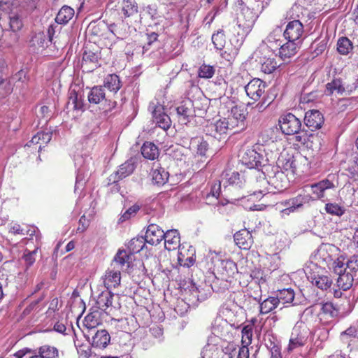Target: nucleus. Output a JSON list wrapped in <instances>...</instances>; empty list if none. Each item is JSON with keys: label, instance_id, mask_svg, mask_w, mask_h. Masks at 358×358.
<instances>
[{"label": "nucleus", "instance_id": "9", "mask_svg": "<svg viewBox=\"0 0 358 358\" xmlns=\"http://www.w3.org/2000/svg\"><path fill=\"white\" fill-rule=\"evenodd\" d=\"M294 135H295L294 140L298 143L306 145L308 148L313 150L320 149L321 142L318 135L313 134H308L307 131L301 130V129Z\"/></svg>", "mask_w": 358, "mask_h": 358}, {"label": "nucleus", "instance_id": "39", "mask_svg": "<svg viewBox=\"0 0 358 358\" xmlns=\"http://www.w3.org/2000/svg\"><path fill=\"white\" fill-rule=\"evenodd\" d=\"M135 169L134 163L132 160H127L119 166L115 173V178L117 180H122L131 175Z\"/></svg>", "mask_w": 358, "mask_h": 358}, {"label": "nucleus", "instance_id": "35", "mask_svg": "<svg viewBox=\"0 0 358 358\" xmlns=\"http://www.w3.org/2000/svg\"><path fill=\"white\" fill-rule=\"evenodd\" d=\"M257 57L259 59H256L255 61L259 64V68L262 72L266 74H270L276 69L278 64L274 58H269L266 57Z\"/></svg>", "mask_w": 358, "mask_h": 358}, {"label": "nucleus", "instance_id": "55", "mask_svg": "<svg viewBox=\"0 0 358 358\" xmlns=\"http://www.w3.org/2000/svg\"><path fill=\"white\" fill-rule=\"evenodd\" d=\"M215 67L213 66L202 64L198 71V75L202 78H210L215 74Z\"/></svg>", "mask_w": 358, "mask_h": 358}, {"label": "nucleus", "instance_id": "23", "mask_svg": "<svg viewBox=\"0 0 358 358\" xmlns=\"http://www.w3.org/2000/svg\"><path fill=\"white\" fill-rule=\"evenodd\" d=\"M52 31H53V28L50 26L48 30V38L43 32L36 34L30 41V45L35 47L37 50L48 46V43L52 40Z\"/></svg>", "mask_w": 358, "mask_h": 358}, {"label": "nucleus", "instance_id": "54", "mask_svg": "<svg viewBox=\"0 0 358 358\" xmlns=\"http://www.w3.org/2000/svg\"><path fill=\"white\" fill-rule=\"evenodd\" d=\"M274 131L272 129L265 130L262 131L258 136L257 144L264 145L266 144L269 143L270 142H273V136Z\"/></svg>", "mask_w": 358, "mask_h": 358}, {"label": "nucleus", "instance_id": "63", "mask_svg": "<svg viewBox=\"0 0 358 358\" xmlns=\"http://www.w3.org/2000/svg\"><path fill=\"white\" fill-rule=\"evenodd\" d=\"M106 29V25L103 22L98 24H91L90 26L89 31L91 34L96 36H101L103 35V31Z\"/></svg>", "mask_w": 358, "mask_h": 358}, {"label": "nucleus", "instance_id": "12", "mask_svg": "<svg viewBox=\"0 0 358 358\" xmlns=\"http://www.w3.org/2000/svg\"><path fill=\"white\" fill-rule=\"evenodd\" d=\"M196 108L194 103L189 100H183L176 107V113L178 121L182 124H187L194 116L193 108Z\"/></svg>", "mask_w": 358, "mask_h": 358}, {"label": "nucleus", "instance_id": "57", "mask_svg": "<svg viewBox=\"0 0 358 358\" xmlns=\"http://www.w3.org/2000/svg\"><path fill=\"white\" fill-rule=\"evenodd\" d=\"M328 40L327 37L320 40V38H317L314 41V42L311 45L312 49L314 50V52L316 55H319L322 54L325 49L327 48Z\"/></svg>", "mask_w": 358, "mask_h": 358}, {"label": "nucleus", "instance_id": "46", "mask_svg": "<svg viewBox=\"0 0 358 358\" xmlns=\"http://www.w3.org/2000/svg\"><path fill=\"white\" fill-rule=\"evenodd\" d=\"M103 86L109 90H120L122 85L118 76L110 74L104 78Z\"/></svg>", "mask_w": 358, "mask_h": 358}, {"label": "nucleus", "instance_id": "16", "mask_svg": "<svg viewBox=\"0 0 358 358\" xmlns=\"http://www.w3.org/2000/svg\"><path fill=\"white\" fill-rule=\"evenodd\" d=\"M324 122V116L318 110H309L305 114L304 123L312 131L321 128Z\"/></svg>", "mask_w": 358, "mask_h": 358}, {"label": "nucleus", "instance_id": "32", "mask_svg": "<svg viewBox=\"0 0 358 358\" xmlns=\"http://www.w3.org/2000/svg\"><path fill=\"white\" fill-rule=\"evenodd\" d=\"M153 182L158 185H164L169 180V173L164 168L154 165L151 172Z\"/></svg>", "mask_w": 358, "mask_h": 358}, {"label": "nucleus", "instance_id": "21", "mask_svg": "<svg viewBox=\"0 0 358 358\" xmlns=\"http://www.w3.org/2000/svg\"><path fill=\"white\" fill-rule=\"evenodd\" d=\"M308 278L311 283L321 290H327L332 285V280L328 275L309 272Z\"/></svg>", "mask_w": 358, "mask_h": 358}, {"label": "nucleus", "instance_id": "26", "mask_svg": "<svg viewBox=\"0 0 358 358\" xmlns=\"http://www.w3.org/2000/svg\"><path fill=\"white\" fill-rule=\"evenodd\" d=\"M164 235L163 240H164V247L167 250H175L180 247V237L177 230H168Z\"/></svg>", "mask_w": 358, "mask_h": 358}, {"label": "nucleus", "instance_id": "61", "mask_svg": "<svg viewBox=\"0 0 358 358\" xmlns=\"http://www.w3.org/2000/svg\"><path fill=\"white\" fill-rule=\"evenodd\" d=\"M43 297H40L36 300L31 301L23 310L22 315L23 316H27L32 312L36 310L38 308L39 303L43 300Z\"/></svg>", "mask_w": 358, "mask_h": 358}, {"label": "nucleus", "instance_id": "28", "mask_svg": "<svg viewBox=\"0 0 358 358\" xmlns=\"http://www.w3.org/2000/svg\"><path fill=\"white\" fill-rule=\"evenodd\" d=\"M339 313L338 308L331 302L322 303L321 307V320L327 319L325 323H330L335 320Z\"/></svg>", "mask_w": 358, "mask_h": 358}, {"label": "nucleus", "instance_id": "45", "mask_svg": "<svg viewBox=\"0 0 358 358\" xmlns=\"http://www.w3.org/2000/svg\"><path fill=\"white\" fill-rule=\"evenodd\" d=\"M353 49L352 41L347 37H341L337 42V50L343 55H347Z\"/></svg>", "mask_w": 358, "mask_h": 358}, {"label": "nucleus", "instance_id": "30", "mask_svg": "<svg viewBox=\"0 0 358 358\" xmlns=\"http://www.w3.org/2000/svg\"><path fill=\"white\" fill-rule=\"evenodd\" d=\"M253 194L257 195L258 194L265 195L268 193L273 192L268 178H266L264 176H260L253 185Z\"/></svg>", "mask_w": 358, "mask_h": 358}, {"label": "nucleus", "instance_id": "33", "mask_svg": "<svg viewBox=\"0 0 358 358\" xmlns=\"http://www.w3.org/2000/svg\"><path fill=\"white\" fill-rule=\"evenodd\" d=\"M336 280L337 286L343 291L349 290L353 285L355 276L349 271H344L338 274Z\"/></svg>", "mask_w": 358, "mask_h": 358}, {"label": "nucleus", "instance_id": "51", "mask_svg": "<svg viewBox=\"0 0 358 358\" xmlns=\"http://www.w3.org/2000/svg\"><path fill=\"white\" fill-rule=\"evenodd\" d=\"M242 338L241 344L242 345L249 346L252 343L253 329L252 325H245L243 327L241 331Z\"/></svg>", "mask_w": 358, "mask_h": 358}, {"label": "nucleus", "instance_id": "34", "mask_svg": "<svg viewBox=\"0 0 358 358\" xmlns=\"http://www.w3.org/2000/svg\"><path fill=\"white\" fill-rule=\"evenodd\" d=\"M154 122L156 124L163 129L164 130H167L171 127V119L168 115L164 113H161L160 108L158 109V107H156L152 113Z\"/></svg>", "mask_w": 358, "mask_h": 358}, {"label": "nucleus", "instance_id": "42", "mask_svg": "<svg viewBox=\"0 0 358 358\" xmlns=\"http://www.w3.org/2000/svg\"><path fill=\"white\" fill-rule=\"evenodd\" d=\"M8 231L14 235H29L30 236H35L36 232V228L34 227H31L29 229H27L22 227L20 224L17 223H10L8 225Z\"/></svg>", "mask_w": 358, "mask_h": 358}, {"label": "nucleus", "instance_id": "25", "mask_svg": "<svg viewBox=\"0 0 358 358\" xmlns=\"http://www.w3.org/2000/svg\"><path fill=\"white\" fill-rule=\"evenodd\" d=\"M59 350L50 345H43L39 347L37 352H35L32 355L28 358H59Z\"/></svg>", "mask_w": 358, "mask_h": 358}, {"label": "nucleus", "instance_id": "18", "mask_svg": "<svg viewBox=\"0 0 358 358\" xmlns=\"http://www.w3.org/2000/svg\"><path fill=\"white\" fill-rule=\"evenodd\" d=\"M312 197L310 194H299L285 201L284 205L287 208L282 210V213L289 214L294 212L296 208H301L303 204L311 201Z\"/></svg>", "mask_w": 358, "mask_h": 358}, {"label": "nucleus", "instance_id": "14", "mask_svg": "<svg viewBox=\"0 0 358 358\" xmlns=\"http://www.w3.org/2000/svg\"><path fill=\"white\" fill-rule=\"evenodd\" d=\"M303 34V26L299 20L290 21L286 27L283 33L285 38L287 40L300 41Z\"/></svg>", "mask_w": 358, "mask_h": 358}, {"label": "nucleus", "instance_id": "36", "mask_svg": "<svg viewBox=\"0 0 358 358\" xmlns=\"http://www.w3.org/2000/svg\"><path fill=\"white\" fill-rule=\"evenodd\" d=\"M141 150L143 157L150 160L157 159L159 155L157 146L152 142H145L143 144Z\"/></svg>", "mask_w": 358, "mask_h": 358}, {"label": "nucleus", "instance_id": "19", "mask_svg": "<svg viewBox=\"0 0 358 358\" xmlns=\"http://www.w3.org/2000/svg\"><path fill=\"white\" fill-rule=\"evenodd\" d=\"M236 245L241 250H249L252 247L254 240L252 234L247 229H243L234 235Z\"/></svg>", "mask_w": 358, "mask_h": 358}, {"label": "nucleus", "instance_id": "20", "mask_svg": "<svg viewBox=\"0 0 358 358\" xmlns=\"http://www.w3.org/2000/svg\"><path fill=\"white\" fill-rule=\"evenodd\" d=\"M178 264L183 267L189 268L196 262L195 250L192 247L185 249L184 247L179 249L178 254Z\"/></svg>", "mask_w": 358, "mask_h": 358}, {"label": "nucleus", "instance_id": "59", "mask_svg": "<svg viewBox=\"0 0 358 358\" xmlns=\"http://www.w3.org/2000/svg\"><path fill=\"white\" fill-rule=\"evenodd\" d=\"M347 271L350 272L355 277L358 276V255H353L346 263Z\"/></svg>", "mask_w": 358, "mask_h": 358}, {"label": "nucleus", "instance_id": "56", "mask_svg": "<svg viewBox=\"0 0 358 358\" xmlns=\"http://www.w3.org/2000/svg\"><path fill=\"white\" fill-rule=\"evenodd\" d=\"M344 260L345 258L343 256H338L331 262L333 263L332 270L335 274L338 275L343 273L344 271H347L346 267H344L345 264Z\"/></svg>", "mask_w": 358, "mask_h": 358}, {"label": "nucleus", "instance_id": "4", "mask_svg": "<svg viewBox=\"0 0 358 358\" xmlns=\"http://www.w3.org/2000/svg\"><path fill=\"white\" fill-rule=\"evenodd\" d=\"M338 247L331 243H322L314 255L317 263L328 266L339 255Z\"/></svg>", "mask_w": 358, "mask_h": 358}, {"label": "nucleus", "instance_id": "6", "mask_svg": "<svg viewBox=\"0 0 358 358\" xmlns=\"http://www.w3.org/2000/svg\"><path fill=\"white\" fill-rule=\"evenodd\" d=\"M242 163L249 169H259L268 165V159L254 149H248L241 157Z\"/></svg>", "mask_w": 358, "mask_h": 358}, {"label": "nucleus", "instance_id": "49", "mask_svg": "<svg viewBox=\"0 0 358 358\" xmlns=\"http://www.w3.org/2000/svg\"><path fill=\"white\" fill-rule=\"evenodd\" d=\"M131 255V253L128 254L125 250L120 249L115 255L113 262L122 267L126 264H129Z\"/></svg>", "mask_w": 358, "mask_h": 358}, {"label": "nucleus", "instance_id": "27", "mask_svg": "<svg viewBox=\"0 0 358 358\" xmlns=\"http://www.w3.org/2000/svg\"><path fill=\"white\" fill-rule=\"evenodd\" d=\"M113 296L114 294L109 289L101 292L96 301L98 310L106 312L113 306Z\"/></svg>", "mask_w": 358, "mask_h": 358}, {"label": "nucleus", "instance_id": "3", "mask_svg": "<svg viewBox=\"0 0 358 358\" xmlns=\"http://www.w3.org/2000/svg\"><path fill=\"white\" fill-rule=\"evenodd\" d=\"M266 171L273 193L282 192L287 189L289 183L287 173L278 170V168H275V166L270 167L269 164Z\"/></svg>", "mask_w": 358, "mask_h": 358}, {"label": "nucleus", "instance_id": "38", "mask_svg": "<svg viewBox=\"0 0 358 358\" xmlns=\"http://www.w3.org/2000/svg\"><path fill=\"white\" fill-rule=\"evenodd\" d=\"M36 245L34 250L29 251L26 250L22 257L24 260L27 268L31 266L36 262V255L38 249L41 247V236L36 235Z\"/></svg>", "mask_w": 358, "mask_h": 358}, {"label": "nucleus", "instance_id": "44", "mask_svg": "<svg viewBox=\"0 0 358 358\" xmlns=\"http://www.w3.org/2000/svg\"><path fill=\"white\" fill-rule=\"evenodd\" d=\"M145 243L147 242L144 236H137L129 241L127 248L131 254L138 253L145 246Z\"/></svg>", "mask_w": 358, "mask_h": 358}, {"label": "nucleus", "instance_id": "58", "mask_svg": "<svg viewBox=\"0 0 358 358\" xmlns=\"http://www.w3.org/2000/svg\"><path fill=\"white\" fill-rule=\"evenodd\" d=\"M192 143L196 144V152L198 155L202 157L206 156L207 152L208 150V143L207 141L201 138H196L192 142Z\"/></svg>", "mask_w": 358, "mask_h": 358}, {"label": "nucleus", "instance_id": "17", "mask_svg": "<svg viewBox=\"0 0 358 358\" xmlns=\"http://www.w3.org/2000/svg\"><path fill=\"white\" fill-rule=\"evenodd\" d=\"M164 230L157 224H150L147 227L144 237L148 243L152 245H157L164 238Z\"/></svg>", "mask_w": 358, "mask_h": 358}, {"label": "nucleus", "instance_id": "52", "mask_svg": "<svg viewBox=\"0 0 358 358\" xmlns=\"http://www.w3.org/2000/svg\"><path fill=\"white\" fill-rule=\"evenodd\" d=\"M276 298L282 303H292L294 299V292L292 289H283L279 291Z\"/></svg>", "mask_w": 358, "mask_h": 358}, {"label": "nucleus", "instance_id": "60", "mask_svg": "<svg viewBox=\"0 0 358 358\" xmlns=\"http://www.w3.org/2000/svg\"><path fill=\"white\" fill-rule=\"evenodd\" d=\"M10 28L13 32L18 31L22 27V20L17 15H13L9 17Z\"/></svg>", "mask_w": 358, "mask_h": 358}, {"label": "nucleus", "instance_id": "53", "mask_svg": "<svg viewBox=\"0 0 358 358\" xmlns=\"http://www.w3.org/2000/svg\"><path fill=\"white\" fill-rule=\"evenodd\" d=\"M250 276L253 280H255L259 285L266 284L267 282V275L259 268H255L252 270Z\"/></svg>", "mask_w": 358, "mask_h": 358}, {"label": "nucleus", "instance_id": "47", "mask_svg": "<svg viewBox=\"0 0 358 358\" xmlns=\"http://www.w3.org/2000/svg\"><path fill=\"white\" fill-rule=\"evenodd\" d=\"M212 42L217 50H223L226 44V37L222 29H220L213 34Z\"/></svg>", "mask_w": 358, "mask_h": 358}, {"label": "nucleus", "instance_id": "62", "mask_svg": "<svg viewBox=\"0 0 358 358\" xmlns=\"http://www.w3.org/2000/svg\"><path fill=\"white\" fill-rule=\"evenodd\" d=\"M269 349L271 357L270 358H282L281 353V347L279 344L271 341L270 345H267Z\"/></svg>", "mask_w": 358, "mask_h": 358}, {"label": "nucleus", "instance_id": "31", "mask_svg": "<svg viewBox=\"0 0 358 358\" xmlns=\"http://www.w3.org/2000/svg\"><path fill=\"white\" fill-rule=\"evenodd\" d=\"M101 312L96 309L90 312L84 318L83 324L87 329H94L101 324Z\"/></svg>", "mask_w": 358, "mask_h": 358}, {"label": "nucleus", "instance_id": "15", "mask_svg": "<svg viewBox=\"0 0 358 358\" xmlns=\"http://www.w3.org/2000/svg\"><path fill=\"white\" fill-rule=\"evenodd\" d=\"M275 168H278V170L283 171L287 175L294 176L296 171V160L294 156L287 155H281L277 162V166Z\"/></svg>", "mask_w": 358, "mask_h": 358}, {"label": "nucleus", "instance_id": "64", "mask_svg": "<svg viewBox=\"0 0 358 358\" xmlns=\"http://www.w3.org/2000/svg\"><path fill=\"white\" fill-rule=\"evenodd\" d=\"M105 98L103 91H90L88 94V100L92 103L97 104Z\"/></svg>", "mask_w": 358, "mask_h": 358}, {"label": "nucleus", "instance_id": "48", "mask_svg": "<svg viewBox=\"0 0 358 358\" xmlns=\"http://www.w3.org/2000/svg\"><path fill=\"white\" fill-rule=\"evenodd\" d=\"M121 4L125 17H129L138 11V6L134 0H122Z\"/></svg>", "mask_w": 358, "mask_h": 358}, {"label": "nucleus", "instance_id": "41", "mask_svg": "<svg viewBox=\"0 0 358 358\" xmlns=\"http://www.w3.org/2000/svg\"><path fill=\"white\" fill-rule=\"evenodd\" d=\"M280 299L269 296L260 303V313L266 315L275 309L279 305Z\"/></svg>", "mask_w": 358, "mask_h": 358}, {"label": "nucleus", "instance_id": "10", "mask_svg": "<svg viewBox=\"0 0 358 358\" xmlns=\"http://www.w3.org/2000/svg\"><path fill=\"white\" fill-rule=\"evenodd\" d=\"M329 178L330 176H329L327 178L310 185L312 193L311 201L323 199L325 196L326 190L335 189L336 187L334 182L330 180Z\"/></svg>", "mask_w": 358, "mask_h": 358}, {"label": "nucleus", "instance_id": "5", "mask_svg": "<svg viewBox=\"0 0 358 358\" xmlns=\"http://www.w3.org/2000/svg\"><path fill=\"white\" fill-rule=\"evenodd\" d=\"M101 52L97 47H85L83 55L81 66L83 71L92 72L100 66Z\"/></svg>", "mask_w": 358, "mask_h": 358}, {"label": "nucleus", "instance_id": "24", "mask_svg": "<svg viewBox=\"0 0 358 358\" xmlns=\"http://www.w3.org/2000/svg\"><path fill=\"white\" fill-rule=\"evenodd\" d=\"M222 182L224 185H234L236 187H241L245 182L243 178H241L240 173L237 171H232L231 169L225 170L222 173Z\"/></svg>", "mask_w": 358, "mask_h": 358}, {"label": "nucleus", "instance_id": "7", "mask_svg": "<svg viewBox=\"0 0 358 358\" xmlns=\"http://www.w3.org/2000/svg\"><path fill=\"white\" fill-rule=\"evenodd\" d=\"M279 125L285 135H294L301 129V122L292 113H287L279 119Z\"/></svg>", "mask_w": 358, "mask_h": 358}, {"label": "nucleus", "instance_id": "43", "mask_svg": "<svg viewBox=\"0 0 358 358\" xmlns=\"http://www.w3.org/2000/svg\"><path fill=\"white\" fill-rule=\"evenodd\" d=\"M222 271L221 275L224 278H233L237 272L236 264L231 260H224L221 262Z\"/></svg>", "mask_w": 358, "mask_h": 358}, {"label": "nucleus", "instance_id": "22", "mask_svg": "<svg viewBox=\"0 0 358 358\" xmlns=\"http://www.w3.org/2000/svg\"><path fill=\"white\" fill-rule=\"evenodd\" d=\"M299 43L300 41L296 42L292 40H288V41L283 45H281V42L278 43V45L280 46L279 50V56L280 58L283 60H285L294 56L299 48Z\"/></svg>", "mask_w": 358, "mask_h": 358}, {"label": "nucleus", "instance_id": "40", "mask_svg": "<svg viewBox=\"0 0 358 358\" xmlns=\"http://www.w3.org/2000/svg\"><path fill=\"white\" fill-rule=\"evenodd\" d=\"M74 10L68 6H64L61 8V9L59 10L55 21L58 24H66L69 22L70 20L72 19V17L74 15Z\"/></svg>", "mask_w": 358, "mask_h": 358}, {"label": "nucleus", "instance_id": "2", "mask_svg": "<svg viewBox=\"0 0 358 358\" xmlns=\"http://www.w3.org/2000/svg\"><path fill=\"white\" fill-rule=\"evenodd\" d=\"M310 336V331L303 322H298L292 328L286 350L291 353L296 349L305 347Z\"/></svg>", "mask_w": 358, "mask_h": 358}, {"label": "nucleus", "instance_id": "50", "mask_svg": "<svg viewBox=\"0 0 358 358\" xmlns=\"http://www.w3.org/2000/svg\"><path fill=\"white\" fill-rule=\"evenodd\" d=\"M327 213L341 217L345 213V208L336 203H327L324 207Z\"/></svg>", "mask_w": 358, "mask_h": 358}, {"label": "nucleus", "instance_id": "1", "mask_svg": "<svg viewBox=\"0 0 358 358\" xmlns=\"http://www.w3.org/2000/svg\"><path fill=\"white\" fill-rule=\"evenodd\" d=\"M213 111V107H207V108L205 109L203 117L207 121V124L205 126V131L207 134L219 140L224 139L229 132H233V129L230 127L226 117H219L215 120H214V118H211L210 116Z\"/></svg>", "mask_w": 358, "mask_h": 358}, {"label": "nucleus", "instance_id": "11", "mask_svg": "<svg viewBox=\"0 0 358 358\" xmlns=\"http://www.w3.org/2000/svg\"><path fill=\"white\" fill-rule=\"evenodd\" d=\"M121 269L113 267L108 268L102 276V282L106 289L110 290L116 288L120 285L121 282Z\"/></svg>", "mask_w": 358, "mask_h": 358}, {"label": "nucleus", "instance_id": "29", "mask_svg": "<svg viewBox=\"0 0 358 358\" xmlns=\"http://www.w3.org/2000/svg\"><path fill=\"white\" fill-rule=\"evenodd\" d=\"M110 341V336L105 329L99 330L92 337V345L95 348L104 349Z\"/></svg>", "mask_w": 358, "mask_h": 358}, {"label": "nucleus", "instance_id": "8", "mask_svg": "<svg viewBox=\"0 0 358 358\" xmlns=\"http://www.w3.org/2000/svg\"><path fill=\"white\" fill-rule=\"evenodd\" d=\"M226 118L233 129V133L238 132L245 127V111L236 106L231 108Z\"/></svg>", "mask_w": 358, "mask_h": 358}, {"label": "nucleus", "instance_id": "37", "mask_svg": "<svg viewBox=\"0 0 358 358\" xmlns=\"http://www.w3.org/2000/svg\"><path fill=\"white\" fill-rule=\"evenodd\" d=\"M28 78L26 76V71L20 70L16 73L9 80L10 84H13V90H22L27 87Z\"/></svg>", "mask_w": 358, "mask_h": 358}, {"label": "nucleus", "instance_id": "13", "mask_svg": "<svg viewBox=\"0 0 358 358\" xmlns=\"http://www.w3.org/2000/svg\"><path fill=\"white\" fill-rule=\"evenodd\" d=\"M243 18H239L238 21V35L246 36L252 29L257 15H255L250 10L246 9L243 12Z\"/></svg>", "mask_w": 358, "mask_h": 358}]
</instances>
